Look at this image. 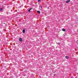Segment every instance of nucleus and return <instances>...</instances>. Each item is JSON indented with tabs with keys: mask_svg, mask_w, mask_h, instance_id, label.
<instances>
[{
	"mask_svg": "<svg viewBox=\"0 0 78 78\" xmlns=\"http://www.w3.org/2000/svg\"><path fill=\"white\" fill-rule=\"evenodd\" d=\"M3 9V8H0V11H2V10Z\"/></svg>",
	"mask_w": 78,
	"mask_h": 78,
	"instance_id": "8",
	"label": "nucleus"
},
{
	"mask_svg": "<svg viewBox=\"0 0 78 78\" xmlns=\"http://www.w3.org/2000/svg\"><path fill=\"white\" fill-rule=\"evenodd\" d=\"M32 9L30 8V9L28 10V12H30V10H31Z\"/></svg>",
	"mask_w": 78,
	"mask_h": 78,
	"instance_id": "7",
	"label": "nucleus"
},
{
	"mask_svg": "<svg viewBox=\"0 0 78 78\" xmlns=\"http://www.w3.org/2000/svg\"><path fill=\"white\" fill-rule=\"evenodd\" d=\"M65 58L66 59H69V56H66Z\"/></svg>",
	"mask_w": 78,
	"mask_h": 78,
	"instance_id": "3",
	"label": "nucleus"
},
{
	"mask_svg": "<svg viewBox=\"0 0 78 78\" xmlns=\"http://www.w3.org/2000/svg\"><path fill=\"white\" fill-rule=\"evenodd\" d=\"M70 2V0H68L66 1V3H69Z\"/></svg>",
	"mask_w": 78,
	"mask_h": 78,
	"instance_id": "1",
	"label": "nucleus"
},
{
	"mask_svg": "<svg viewBox=\"0 0 78 78\" xmlns=\"http://www.w3.org/2000/svg\"><path fill=\"white\" fill-rule=\"evenodd\" d=\"M40 1H41V0H38V2H40Z\"/></svg>",
	"mask_w": 78,
	"mask_h": 78,
	"instance_id": "10",
	"label": "nucleus"
},
{
	"mask_svg": "<svg viewBox=\"0 0 78 78\" xmlns=\"http://www.w3.org/2000/svg\"><path fill=\"white\" fill-rule=\"evenodd\" d=\"M19 41H20V42H22V38H20L19 39Z\"/></svg>",
	"mask_w": 78,
	"mask_h": 78,
	"instance_id": "2",
	"label": "nucleus"
},
{
	"mask_svg": "<svg viewBox=\"0 0 78 78\" xmlns=\"http://www.w3.org/2000/svg\"><path fill=\"white\" fill-rule=\"evenodd\" d=\"M58 45H60V43H58Z\"/></svg>",
	"mask_w": 78,
	"mask_h": 78,
	"instance_id": "9",
	"label": "nucleus"
},
{
	"mask_svg": "<svg viewBox=\"0 0 78 78\" xmlns=\"http://www.w3.org/2000/svg\"><path fill=\"white\" fill-rule=\"evenodd\" d=\"M62 31H66V29L63 28L62 29Z\"/></svg>",
	"mask_w": 78,
	"mask_h": 78,
	"instance_id": "6",
	"label": "nucleus"
},
{
	"mask_svg": "<svg viewBox=\"0 0 78 78\" xmlns=\"http://www.w3.org/2000/svg\"><path fill=\"white\" fill-rule=\"evenodd\" d=\"M37 12L38 14H41V12H40V11H37Z\"/></svg>",
	"mask_w": 78,
	"mask_h": 78,
	"instance_id": "4",
	"label": "nucleus"
},
{
	"mask_svg": "<svg viewBox=\"0 0 78 78\" xmlns=\"http://www.w3.org/2000/svg\"><path fill=\"white\" fill-rule=\"evenodd\" d=\"M25 30L24 29L23 30V33H25Z\"/></svg>",
	"mask_w": 78,
	"mask_h": 78,
	"instance_id": "5",
	"label": "nucleus"
}]
</instances>
